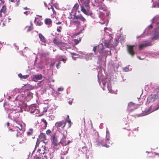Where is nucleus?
I'll return each instance as SVG.
<instances>
[{
	"label": "nucleus",
	"instance_id": "5fc2aeb1",
	"mask_svg": "<svg viewBox=\"0 0 159 159\" xmlns=\"http://www.w3.org/2000/svg\"><path fill=\"white\" fill-rule=\"evenodd\" d=\"M39 144V143H38V140L37 141V143H36V146H38Z\"/></svg>",
	"mask_w": 159,
	"mask_h": 159
},
{
	"label": "nucleus",
	"instance_id": "f03ea898",
	"mask_svg": "<svg viewBox=\"0 0 159 159\" xmlns=\"http://www.w3.org/2000/svg\"><path fill=\"white\" fill-rule=\"evenodd\" d=\"M73 16L74 17L73 18V20H79L83 22H84L85 20V19L81 15H76V13H75L73 15ZM72 23L73 24L76 25H80V22L78 20H75L73 21L72 22Z\"/></svg>",
	"mask_w": 159,
	"mask_h": 159
},
{
	"label": "nucleus",
	"instance_id": "412c9836",
	"mask_svg": "<svg viewBox=\"0 0 159 159\" xmlns=\"http://www.w3.org/2000/svg\"><path fill=\"white\" fill-rule=\"evenodd\" d=\"M81 10L85 14L88 15H89V11L88 9L89 7H88V9L87 10H86L85 9L84 7L82 6H81Z\"/></svg>",
	"mask_w": 159,
	"mask_h": 159
},
{
	"label": "nucleus",
	"instance_id": "a211bd4d",
	"mask_svg": "<svg viewBox=\"0 0 159 159\" xmlns=\"http://www.w3.org/2000/svg\"><path fill=\"white\" fill-rule=\"evenodd\" d=\"M39 37L40 41L43 43H46V40L44 36L41 33L39 34Z\"/></svg>",
	"mask_w": 159,
	"mask_h": 159
},
{
	"label": "nucleus",
	"instance_id": "bf43d9fd",
	"mask_svg": "<svg viewBox=\"0 0 159 159\" xmlns=\"http://www.w3.org/2000/svg\"><path fill=\"white\" fill-rule=\"evenodd\" d=\"M156 23L157 24V26H158L159 27V21Z\"/></svg>",
	"mask_w": 159,
	"mask_h": 159
},
{
	"label": "nucleus",
	"instance_id": "2f4dec72",
	"mask_svg": "<svg viewBox=\"0 0 159 159\" xmlns=\"http://www.w3.org/2000/svg\"><path fill=\"white\" fill-rule=\"evenodd\" d=\"M42 158L43 159H47L48 158L45 152H44L42 155Z\"/></svg>",
	"mask_w": 159,
	"mask_h": 159
},
{
	"label": "nucleus",
	"instance_id": "a19ab883",
	"mask_svg": "<svg viewBox=\"0 0 159 159\" xmlns=\"http://www.w3.org/2000/svg\"><path fill=\"white\" fill-rule=\"evenodd\" d=\"M61 64V62L60 61H59L57 64L56 65V67L57 69L59 68V66H60Z\"/></svg>",
	"mask_w": 159,
	"mask_h": 159
},
{
	"label": "nucleus",
	"instance_id": "7c9ffc66",
	"mask_svg": "<svg viewBox=\"0 0 159 159\" xmlns=\"http://www.w3.org/2000/svg\"><path fill=\"white\" fill-rule=\"evenodd\" d=\"M40 111L39 109L36 108V110H35L34 111H33V113L34 115H36L37 114H39V113Z\"/></svg>",
	"mask_w": 159,
	"mask_h": 159
},
{
	"label": "nucleus",
	"instance_id": "c03bdc74",
	"mask_svg": "<svg viewBox=\"0 0 159 159\" xmlns=\"http://www.w3.org/2000/svg\"><path fill=\"white\" fill-rule=\"evenodd\" d=\"M156 90L157 94L159 95V87L156 89Z\"/></svg>",
	"mask_w": 159,
	"mask_h": 159
},
{
	"label": "nucleus",
	"instance_id": "79ce46f5",
	"mask_svg": "<svg viewBox=\"0 0 159 159\" xmlns=\"http://www.w3.org/2000/svg\"><path fill=\"white\" fill-rule=\"evenodd\" d=\"M97 50V47H93V51L96 54V52Z\"/></svg>",
	"mask_w": 159,
	"mask_h": 159
},
{
	"label": "nucleus",
	"instance_id": "052dcab7",
	"mask_svg": "<svg viewBox=\"0 0 159 159\" xmlns=\"http://www.w3.org/2000/svg\"><path fill=\"white\" fill-rule=\"evenodd\" d=\"M62 61H64V63H65V62L66 61V60L64 59L63 58H62Z\"/></svg>",
	"mask_w": 159,
	"mask_h": 159
},
{
	"label": "nucleus",
	"instance_id": "49530a36",
	"mask_svg": "<svg viewBox=\"0 0 159 159\" xmlns=\"http://www.w3.org/2000/svg\"><path fill=\"white\" fill-rule=\"evenodd\" d=\"M103 48H102L101 49L99 50V52L100 53L103 52Z\"/></svg>",
	"mask_w": 159,
	"mask_h": 159
},
{
	"label": "nucleus",
	"instance_id": "9d476101",
	"mask_svg": "<svg viewBox=\"0 0 159 159\" xmlns=\"http://www.w3.org/2000/svg\"><path fill=\"white\" fill-rule=\"evenodd\" d=\"M90 0H81V3L85 6L87 9L89 7Z\"/></svg>",
	"mask_w": 159,
	"mask_h": 159
},
{
	"label": "nucleus",
	"instance_id": "5701e85b",
	"mask_svg": "<svg viewBox=\"0 0 159 159\" xmlns=\"http://www.w3.org/2000/svg\"><path fill=\"white\" fill-rule=\"evenodd\" d=\"M18 76L21 79H26L29 77V75H22L20 73L18 75Z\"/></svg>",
	"mask_w": 159,
	"mask_h": 159
},
{
	"label": "nucleus",
	"instance_id": "4c0bfd02",
	"mask_svg": "<svg viewBox=\"0 0 159 159\" xmlns=\"http://www.w3.org/2000/svg\"><path fill=\"white\" fill-rule=\"evenodd\" d=\"M51 133V131L49 129H48L46 131V134L48 135H49Z\"/></svg>",
	"mask_w": 159,
	"mask_h": 159
},
{
	"label": "nucleus",
	"instance_id": "0eeeda50",
	"mask_svg": "<svg viewBox=\"0 0 159 159\" xmlns=\"http://www.w3.org/2000/svg\"><path fill=\"white\" fill-rule=\"evenodd\" d=\"M60 133V135L61 138H66L67 134V131L65 129L58 131Z\"/></svg>",
	"mask_w": 159,
	"mask_h": 159
},
{
	"label": "nucleus",
	"instance_id": "4d7b16f0",
	"mask_svg": "<svg viewBox=\"0 0 159 159\" xmlns=\"http://www.w3.org/2000/svg\"><path fill=\"white\" fill-rule=\"evenodd\" d=\"M152 27H153V26L152 25H150L148 26V27L150 28H152Z\"/></svg>",
	"mask_w": 159,
	"mask_h": 159
},
{
	"label": "nucleus",
	"instance_id": "f3484780",
	"mask_svg": "<svg viewBox=\"0 0 159 159\" xmlns=\"http://www.w3.org/2000/svg\"><path fill=\"white\" fill-rule=\"evenodd\" d=\"M68 150L69 148L67 147H63L62 150L61 151L62 154L63 155L66 154L68 152Z\"/></svg>",
	"mask_w": 159,
	"mask_h": 159
},
{
	"label": "nucleus",
	"instance_id": "0e129e2a",
	"mask_svg": "<svg viewBox=\"0 0 159 159\" xmlns=\"http://www.w3.org/2000/svg\"><path fill=\"white\" fill-rule=\"evenodd\" d=\"M10 1L11 2H14V1L15 0H10Z\"/></svg>",
	"mask_w": 159,
	"mask_h": 159
},
{
	"label": "nucleus",
	"instance_id": "f257e3e1",
	"mask_svg": "<svg viewBox=\"0 0 159 159\" xmlns=\"http://www.w3.org/2000/svg\"><path fill=\"white\" fill-rule=\"evenodd\" d=\"M52 144L53 148L56 149V150H59L61 148V147L60 143H58V140L56 136L55 133L52 134L51 136Z\"/></svg>",
	"mask_w": 159,
	"mask_h": 159
},
{
	"label": "nucleus",
	"instance_id": "cd10ccee",
	"mask_svg": "<svg viewBox=\"0 0 159 159\" xmlns=\"http://www.w3.org/2000/svg\"><path fill=\"white\" fill-rule=\"evenodd\" d=\"M33 129H30L29 130V131L27 133V135L28 136H30L33 134Z\"/></svg>",
	"mask_w": 159,
	"mask_h": 159
},
{
	"label": "nucleus",
	"instance_id": "09e8293b",
	"mask_svg": "<svg viewBox=\"0 0 159 159\" xmlns=\"http://www.w3.org/2000/svg\"><path fill=\"white\" fill-rule=\"evenodd\" d=\"M30 12L29 11H26L24 12V13L26 15L28 14Z\"/></svg>",
	"mask_w": 159,
	"mask_h": 159
},
{
	"label": "nucleus",
	"instance_id": "13d9d810",
	"mask_svg": "<svg viewBox=\"0 0 159 159\" xmlns=\"http://www.w3.org/2000/svg\"><path fill=\"white\" fill-rule=\"evenodd\" d=\"M7 126H9V125H10V123H9V122H7Z\"/></svg>",
	"mask_w": 159,
	"mask_h": 159
},
{
	"label": "nucleus",
	"instance_id": "aec40b11",
	"mask_svg": "<svg viewBox=\"0 0 159 159\" xmlns=\"http://www.w3.org/2000/svg\"><path fill=\"white\" fill-rule=\"evenodd\" d=\"M36 107H35V105L33 104L32 105H31L30 107L29 110L30 111V112L31 113H33V111H34L36 110Z\"/></svg>",
	"mask_w": 159,
	"mask_h": 159
},
{
	"label": "nucleus",
	"instance_id": "393cba45",
	"mask_svg": "<svg viewBox=\"0 0 159 159\" xmlns=\"http://www.w3.org/2000/svg\"><path fill=\"white\" fill-rule=\"evenodd\" d=\"M81 151L84 153H86L89 151L88 150L85 146L83 147Z\"/></svg>",
	"mask_w": 159,
	"mask_h": 159
},
{
	"label": "nucleus",
	"instance_id": "1a4fd4ad",
	"mask_svg": "<svg viewBox=\"0 0 159 159\" xmlns=\"http://www.w3.org/2000/svg\"><path fill=\"white\" fill-rule=\"evenodd\" d=\"M66 138H61V140L59 142L60 144L61 143L62 146H65L69 144L70 141V140L66 142Z\"/></svg>",
	"mask_w": 159,
	"mask_h": 159
},
{
	"label": "nucleus",
	"instance_id": "dca6fc26",
	"mask_svg": "<svg viewBox=\"0 0 159 159\" xmlns=\"http://www.w3.org/2000/svg\"><path fill=\"white\" fill-rule=\"evenodd\" d=\"M158 94L151 95L150 98L151 101H154L158 98Z\"/></svg>",
	"mask_w": 159,
	"mask_h": 159
},
{
	"label": "nucleus",
	"instance_id": "ddd939ff",
	"mask_svg": "<svg viewBox=\"0 0 159 159\" xmlns=\"http://www.w3.org/2000/svg\"><path fill=\"white\" fill-rule=\"evenodd\" d=\"M39 138L41 141H43L44 143L45 142L44 141L46 140V136L45 134L43 133H41L39 136Z\"/></svg>",
	"mask_w": 159,
	"mask_h": 159
},
{
	"label": "nucleus",
	"instance_id": "3c124183",
	"mask_svg": "<svg viewBox=\"0 0 159 159\" xmlns=\"http://www.w3.org/2000/svg\"><path fill=\"white\" fill-rule=\"evenodd\" d=\"M130 133L128 131L127 132V133H126V136H129V134H130Z\"/></svg>",
	"mask_w": 159,
	"mask_h": 159
},
{
	"label": "nucleus",
	"instance_id": "b1692460",
	"mask_svg": "<svg viewBox=\"0 0 159 159\" xmlns=\"http://www.w3.org/2000/svg\"><path fill=\"white\" fill-rule=\"evenodd\" d=\"M152 39L157 40L159 39V34L158 33L155 34L152 38Z\"/></svg>",
	"mask_w": 159,
	"mask_h": 159
},
{
	"label": "nucleus",
	"instance_id": "6e6d98bb",
	"mask_svg": "<svg viewBox=\"0 0 159 159\" xmlns=\"http://www.w3.org/2000/svg\"><path fill=\"white\" fill-rule=\"evenodd\" d=\"M81 31L80 32H79L75 34V35H78L79 34L81 33Z\"/></svg>",
	"mask_w": 159,
	"mask_h": 159
},
{
	"label": "nucleus",
	"instance_id": "680f3d73",
	"mask_svg": "<svg viewBox=\"0 0 159 159\" xmlns=\"http://www.w3.org/2000/svg\"><path fill=\"white\" fill-rule=\"evenodd\" d=\"M108 88L109 91H110V90H111V88H110L109 86L108 87Z\"/></svg>",
	"mask_w": 159,
	"mask_h": 159
},
{
	"label": "nucleus",
	"instance_id": "9b49d317",
	"mask_svg": "<svg viewBox=\"0 0 159 159\" xmlns=\"http://www.w3.org/2000/svg\"><path fill=\"white\" fill-rule=\"evenodd\" d=\"M135 104L130 102L128 104V109L130 111L134 110L135 108Z\"/></svg>",
	"mask_w": 159,
	"mask_h": 159
},
{
	"label": "nucleus",
	"instance_id": "338daca9",
	"mask_svg": "<svg viewBox=\"0 0 159 159\" xmlns=\"http://www.w3.org/2000/svg\"><path fill=\"white\" fill-rule=\"evenodd\" d=\"M9 130H11V131H13V130H12V129H9Z\"/></svg>",
	"mask_w": 159,
	"mask_h": 159
},
{
	"label": "nucleus",
	"instance_id": "864d4df0",
	"mask_svg": "<svg viewBox=\"0 0 159 159\" xmlns=\"http://www.w3.org/2000/svg\"><path fill=\"white\" fill-rule=\"evenodd\" d=\"M105 147L107 148H109V146L108 145H107V144H105L104 145H103Z\"/></svg>",
	"mask_w": 159,
	"mask_h": 159
},
{
	"label": "nucleus",
	"instance_id": "4be33fe9",
	"mask_svg": "<svg viewBox=\"0 0 159 159\" xmlns=\"http://www.w3.org/2000/svg\"><path fill=\"white\" fill-rule=\"evenodd\" d=\"M33 78L36 80H40L42 78V75L41 74L35 75H34Z\"/></svg>",
	"mask_w": 159,
	"mask_h": 159
},
{
	"label": "nucleus",
	"instance_id": "8fccbe9b",
	"mask_svg": "<svg viewBox=\"0 0 159 159\" xmlns=\"http://www.w3.org/2000/svg\"><path fill=\"white\" fill-rule=\"evenodd\" d=\"M47 108H45L44 109V110L43 111V112L44 113V112H46L47 111Z\"/></svg>",
	"mask_w": 159,
	"mask_h": 159
},
{
	"label": "nucleus",
	"instance_id": "423d86ee",
	"mask_svg": "<svg viewBox=\"0 0 159 159\" xmlns=\"http://www.w3.org/2000/svg\"><path fill=\"white\" fill-rule=\"evenodd\" d=\"M152 45V42H144L143 43L140 44V50L143 48Z\"/></svg>",
	"mask_w": 159,
	"mask_h": 159
},
{
	"label": "nucleus",
	"instance_id": "c85d7f7f",
	"mask_svg": "<svg viewBox=\"0 0 159 159\" xmlns=\"http://www.w3.org/2000/svg\"><path fill=\"white\" fill-rule=\"evenodd\" d=\"M41 121H42L45 124V125L44 127L45 129H46L48 125V123L46 120L44 119H42L41 120Z\"/></svg>",
	"mask_w": 159,
	"mask_h": 159
},
{
	"label": "nucleus",
	"instance_id": "bb28decb",
	"mask_svg": "<svg viewBox=\"0 0 159 159\" xmlns=\"http://www.w3.org/2000/svg\"><path fill=\"white\" fill-rule=\"evenodd\" d=\"M79 5L78 3H76L75 4L73 8V10L76 11L79 8Z\"/></svg>",
	"mask_w": 159,
	"mask_h": 159
},
{
	"label": "nucleus",
	"instance_id": "a878e982",
	"mask_svg": "<svg viewBox=\"0 0 159 159\" xmlns=\"http://www.w3.org/2000/svg\"><path fill=\"white\" fill-rule=\"evenodd\" d=\"M26 28H28L27 31H30L33 30V24L32 22H30V25L29 26H27Z\"/></svg>",
	"mask_w": 159,
	"mask_h": 159
},
{
	"label": "nucleus",
	"instance_id": "2eb2a0df",
	"mask_svg": "<svg viewBox=\"0 0 159 159\" xmlns=\"http://www.w3.org/2000/svg\"><path fill=\"white\" fill-rule=\"evenodd\" d=\"M6 9V7L5 5H3L0 11V16H2V13H3L4 14H5Z\"/></svg>",
	"mask_w": 159,
	"mask_h": 159
},
{
	"label": "nucleus",
	"instance_id": "774afa93",
	"mask_svg": "<svg viewBox=\"0 0 159 159\" xmlns=\"http://www.w3.org/2000/svg\"><path fill=\"white\" fill-rule=\"evenodd\" d=\"M156 155H158L159 156V154L158 153H156Z\"/></svg>",
	"mask_w": 159,
	"mask_h": 159
},
{
	"label": "nucleus",
	"instance_id": "6e6552de",
	"mask_svg": "<svg viewBox=\"0 0 159 159\" xmlns=\"http://www.w3.org/2000/svg\"><path fill=\"white\" fill-rule=\"evenodd\" d=\"M111 39L105 40L104 42L105 46L108 48H110L112 47V44L111 43Z\"/></svg>",
	"mask_w": 159,
	"mask_h": 159
},
{
	"label": "nucleus",
	"instance_id": "c756f323",
	"mask_svg": "<svg viewBox=\"0 0 159 159\" xmlns=\"http://www.w3.org/2000/svg\"><path fill=\"white\" fill-rule=\"evenodd\" d=\"M81 38L79 39V40L75 39L73 40V41L74 42L75 44L76 45L79 43L81 41Z\"/></svg>",
	"mask_w": 159,
	"mask_h": 159
},
{
	"label": "nucleus",
	"instance_id": "e2e57ef3",
	"mask_svg": "<svg viewBox=\"0 0 159 159\" xmlns=\"http://www.w3.org/2000/svg\"><path fill=\"white\" fill-rule=\"evenodd\" d=\"M24 9H25V10H27V9H28V8H27V7H24Z\"/></svg>",
	"mask_w": 159,
	"mask_h": 159
},
{
	"label": "nucleus",
	"instance_id": "603ef678",
	"mask_svg": "<svg viewBox=\"0 0 159 159\" xmlns=\"http://www.w3.org/2000/svg\"><path fill=\"white\" fill-rule=\"evenodd\" d=\"M51 8H52V9L53 11V13H56V12H55V11L54 10L53 7H52Z\"/></svg>",
	"mask_w": 159,
	"mask_h": 159
},
{
	"label": "nucleus",
	"instance_id": "473e14b6",
	"mask_svg": "<svg viewBox=\"0 0 159 159\" xmlns=\"http://www.w3.org/2000/svg\"><path fill=\"white\" fill-rule=\"evenodd\" d=\"M62 29V27L61 26H59L57 29V31L58 33H60L61 32V30Z\"/></svg>",
	"mask_w": 159,
	"mask_h": 159
},
{
	"label": "nucleus",
	"instance_id": "ea45409f",
	"mask_svg": "<svg viewBox=\"0 0 159 159\" xmlns=\"http://www.w3.org/2000/svg\"><path fill=\"white\" fill-rule=\"evenodd\" d=\"M64 89V88L62 87H60L58 88L57 91H62Z\"/></svg>",
	"mask_w": 159,
	"mask_h": 159
},
{
	"label": "nucleus",
	"instance_id": "58836bf2",
	"mask_svg": "<svg viewBox=\"0 0 159 159\" xmlns=\"http://www.w3.org/2000/svg\"><path fill=\"white\" fill-rule=\"evenodd\" d=\"M34 159H41V158L39 156H38L37 155H36L34 157Z\"/></svg>",
	"mask_w": 159,
	"mask_h": 159
},
{
	"label": "nucleus",
	"instance_id": "f8f14e48",
	"mask_svg": "<svg viewBox=\"0 0 159 159\" xmlns=\"http://www.w3.org/2000/svg\"><path fill=\"white\" fill-rule=\"evenodd\" d=\"M53 43L57 46H58L60 45H63L64 43L61 41H59L56 38H54L53 40Z\"/></svg>",
	"mask_w": 159,
	"mask_h": 159
},
{
	"label": "nucleus",
	"instance_id": "c9c22d12",
	"mask_svg": "<svg viewBox=\"0 0 159 159\" xmlns=\"http://www.w3.org/2000/svg\"><path fill=\"white\" fill-rule=\"evenodd\" d=\"M43 24V23L41 22V21L39 20L38 21H37L36 22V25L39 26H40L42 25Z\"/></svg>",
	"mask_w": 159,
	"mask_h": 159
},
{
	"label": "nucleus",
	"instance_id": "72a5a7b5",
	"mask_svg": "<svg viewBox=\"0 0 159 159\" xmlns=\"http://www.w3.org/2000/svg\"><path fill=\"white\" fill-rule=\"evenodd\" d=\"M16 127L19 129L20 130H22L23 129L22 125L21 124H19L18 126H16Z\"/></svg>",
	"mask_w": 159,
	"mask_h": 159
},
{
	"label": "nucleus",
	"instance_id": "a18cd8bd",
	"mask_svg": "<svg viewBox=\"0 0 159 159\" xmlns=\"http://www.w3.org/2000/svg\"><path fill=\"white\" fill-rule=\"evenodd\" d=\"M0 4H3L4 3V1H3L2 0H0Z\"/></svg>",
	"mask_w": 159,
	"mask_h": 159
},
{
	"label": "nucleus",
	"instance_id": "69168bd1",
	"mask_svg": "<svg viewBox=\"0 0 159 159\" xmlns=\"http://www.w3.org/2000/svg\"><path fill=\"white\" fill-rule=\"evenodd\" d=\"M99 8H100V9H102V7H100Z\"/></svg>",
	"mask_w": 159,
	"mask_h": 159
},
{
	"label": "nucleus",
	"instance_id": "20e7f679",
	"mask_svg": "<svg viewBox=\"0 0 159 159\" xmlns=\"http://www.w3.org/2000/svg\"><path fill=\"white\" fill-rule=\"evenodd\" d=\"M157 107L155 109L153 110L152 109V106H151L148 108V109H146L145 111H144V114L143 115H142V116H143V115H148L151 112L157 110L159 108V103L157 104Z\"/></svg>",
	"mask_w": 159,
	"mask_h": 159
},
{
	"label": "nucleus",
	"instance_id": "de8ad7c7",
	"mask_svg": "<svg viewBox=\"0 0 159 159\" xmlns=\"http://www.w3.org/2000/svg\"><path fill=\"white\" fill-rule=\"evenodd\" d=\"M61 23H62V22H60V21H58V22H56V25H60V24H61Z\"/></svg>",
	"mask_w": 159,
	"mask_h": 159
},
{
	"label": "nucleus",
	"instance_id": "39448f33",
	"mask_svg": "<svg viewBox=\"0 0 159 159\" xmlns=\"http://www.w3.org/2000/svg\"><path fill=\"white\" fill-rule=\"evenodd\" d=\"M127 51L128 53L132 56H133L135 54L134 51V48L135 47L134 45H127Z\"/></svg>",
	"mask_w": 159,
	"mask_h": 159
},
{
	"label": "nucleus",
	"instance_id": "f704fd0d",
	"mask_svg": "<svg viewBox=\"0 0 159 159\" xmlns=\"http://www.w3.org/2000/svg\"><path fill=\"white\" fill-rule=\"evenodd\" d=\"M16 136L17 137H22V134L20 132H17V134H16Z\"/></svg>",
	"mask_w": 159,
	"mask_h": 159
},
{
	"label": "nucleus",
	"instance_id": "6ab92c4d",
	"mask_svg": "<svg viewBox=\"0 0 159 159\" xmlns=\"http://www.w3.org/2000/svg\"><path fill=\"white\" fill-rule=\"evenodd\" d=\"M45 23L47 25H50L52 23V20L49 18H46L44 20Z\"/></svg>",
	"mask_w": 159,
	"mask_h": 159
},
{
	"label": "nucleus",
	"instance_id": "4468645a",
	"mask_svg": "<svg viewBox=\"0 0 159 159\" xmlns=\"http://www.w3.org/2000/svg\"><path fill=\"white\" fill-rule=\"evenodd\" d=\"M65 122H67L68 123V125L67 127V128H69L71 127V121L70 120L69 118V116L68 115H67V118H66L65 120Z\"/></svg>",
	"mask_w": 159,
	"mask_h": 159
},
{
	"label": "nucleus",
	"instance_id": "37998d69",
	"mask_svg": "<svg viewBox=\"0 0 159 159\" xmlns=\"http://www.w3.org/2000/svg\"><path fill=\"white\" fill-rule=\"evenodd\" d=\"M71 54L72 55V57L73 58V56H74V55H75V56H78V54H77L76 53H74V52L71 53Z\"/></svg>",
	"mask_w": 159,
	"mask_h": 159
},
{
	"label": "nucleus",
	"instance_id": "7ed1b4c3",
	"mask_svg": "<svg viewBox=\"0 0 159 159\" xmlns=\"http://www.w3.org/2000/svg\"><path fill=\"white\" fill-rule=\"evenodd\" d=\"M66 122L63 120L57 122L55 124V126L57 127L58 131L64 129L66 126Z\"/></svg>",
	"mask_w": 159,
	"mask_h": 159
},
{
	"label": "nucleus",
	"instance_id": "e433bc0d",
	"mask_svg": "<svg viewBox=\"0 0 159 159\" xmlns=\"http://www.w3.org/2000/svg\"><path fill=\"white\" fill-rule=\"evenodd\" d=\"M123 70L124 72H127L129 70V68L127 67H125L123 68Z\"/></svg>",
	"mask_w": 159,
	"mask_h": 159
}]
</instances>
